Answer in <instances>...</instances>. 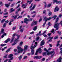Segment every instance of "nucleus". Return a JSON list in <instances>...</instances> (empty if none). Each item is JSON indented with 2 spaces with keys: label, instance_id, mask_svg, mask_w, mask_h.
Here are the masks:
<instances>
[{
  "label": "nucleus",
  "instance_id": "1",
  "mask_svg": "<svg viewBox=\"0 0 62 62\" xmlns=\"http://www.w3.org/2000/svg\"><path fill=\"white\" fill-rule=\"evenodd\" d=\"M37 44L38 43H37V42H35V44L36 45H35L34 46H33L32 45H33V44H32V45L31 46L30 48L31 49V54L32 55L34 54V52H35V51H34V49H35V48L36 47V46H37ZM32 48H33V49H32Z\"/></svg>",
  "mask_w": 62,
  "mask_h": 62
},
{
  "label": "nucleus",
  "instance_id": "2",
  "mask_svg": "<svg viewBox=\"0 0 62 62\" xmlns=\"http://www.w3.org/2000/svg\"><path fill=\"white\" fill-rule=\"evenodd\" d=\"M44 51H46V52H47V55H49L50 54H51V57H53V56L54 54V51H53L49 52V51L47 50V49H46V48H44Z\"/></svg>",
  "mask_w": 62,
  "mask_h": 62
},
{
  "label": "nucleus",
  "instance_id": "3",
  "mask_svg": "<svg viewBox=\"0 0 62 62\" xmlns=\"http://www.w3.org/2000/svg\"><path fill=\"white\" fill-rule=\"evenodd\" d=\"M17 49L18 50V51L17 52L18 53H16L15 54V55H18L19 54V53H21L23 51V49H22L20 47L18 46L17 47Z\"/></svg>",
  "mask_w": 62,
  "mask_h": 62
},
{
  "label": "nucleus",
  "instance_id": "4",
  "mask_svg": "<svg viewBox=\"0 0 62 62\" xmlns=\"http://www.w3.org/2000/svg\"><path fill=\"white\" fill-rule=\"evenodd\" d=\"M25 20L24 21V22L26 24H28V22H27V21H29V22H30L32 21L33 19L31 18H30L29 19H27V18H25L24 19Z\"/></svg>",
  "mask_w": 62,
  "mask_h": 62
},
{
  "label": "nucleus",
  "instance_id": "5",
  "mask_svg": "<svg viewBox=\"0 0 62 62\" xmlns=\"http://www.w3.org/2000/svg\"><path fill=\"white\" fill-rule=\"evenodd\" d=\"M33 3H32L31 4V6H30L29 8H30V11H31L32 10H34V8H35V7H36V5L34 4V5L32 7V8L31 9V8H32V7L33 6Z\"/></svg>",
  "mask_w": 62,
  "mask_h": 62
},
{
  "label": "nucleus",
  "instance_id": "6",
  "mask_svg": "<svg viewBox=\"0 0 62 62\" xmlns=\"http://www.w3.org/2000/svg\"><path fill=\"white\" fill-rule=\"evenodd\" d=\"M53 18H51V17H50L49 18H47V17H44L43 20L45 22H46L48 21V20H50L51 19H52Z\"/></svg>",
  "mask_w": 62,
  "mask_h": 62
},
{
  "label": "nucleus",
  "instance_id": "7",
  "mask_svg": "<svg viewBox=\"0 0 62 62\" xmlns=\"http://www.w3.org/2000/svg\"><path fill=\"white\" fill-rule=\"evenodd\" d=\"M58 25H59V24L57 23V24H56L54 25V28H56V29L55 30V32L58 29Z\"/></svg>",
  "mask_w": 62,
  "mask_h": 62
},
{
  "label": "nucleus",
  "instance_id": "8",
  "mask_svg": "<svg viewBox=\"0 0 62 62\" xmlns=\"http://www.w3.org/2000/svg\"><path fill=\"white\" fill-rule=\"evenodd\" d=\"M38 52L40 53H41V49H40V48H39V49L37 50L36 52L35 53V55H38Z\"/></svg>",
  "mask_w": 62,
  "mask_h": 62
},
{
  "label": "nucleus",
  "instance_id": "9",
  "mask_svg": "<svg viewBox=\"0 0 62 62\" xmlns=\"http://www.w3.org/2000/svg\"><path fill=\"white\" fill-rule=\"evenodd\" d=\"M37 23H38V21H37L33 22L32 23L31 26H33L34 25H36V24H37Z\"/></svg>",
  "mask_w": 62,
  "mask_h": 62
},
{
  "label": "nucleus",
  "instance_id": "10",
  "mask_svg": "<svg viewBox=\"0 0 62 62\" xmlns=\"http://www.w3.org/2000/svg\"><path fill=\"white\" fill-rule=\"evenodd\" d=\"M28 46L26 45L24 46V52H25V50H27L28 49Z\"/></svg>",
  "mask_w": 62,
  "mask_h": 62
},
{
  "label": "nucleus",
  "instance_id": "11",
  "mask_svg": "<svg viewBox=\"0 0 62 62\" xmlns=\"http://www.w3.org/2000/svg\"><path fill=\"white\" fill-rule=\"evenodd\" d=\"M17 42H18L17 40H14V43L12 44V46H14V45H15V44H16L17 43Z\"/></svg>",
  "mask_w": 62,
  "mask_h": 62
},
{
  "label": "nucleus",
  "instance_id": "12",
  "mask_svg": "<svg viewBox=\"0 0 62 62\" xmlns=\"http://www.w3.org/2000/svg\"><path fill=\"white\" fill-rule=\"evenodd\" d=\"M62 59V58H61V57H59V58L58 59L57 61L56 62H61V60Z\"/></svg>",
  "mask_w": 62,
  "mask_h": 62
},
{
  "label": "nucleus",
  "instance_id": "13",
  "mask_svg": "<svg viewBox=\"0 0 62 62\" xmlns=\"http://www.w3.org/2000/svg\"><path fill=\"white\" fill-rule=\"evenodd\" d=\"M55 2L56 3V4H61V2L59 1H57L56 2H53V3L54 4Z\"/></svg>",
  "mask_w": 62,
  "mask_h": 62
},
{
  "label": "nucleus",
  "instance_id": "14",
  "mask_svg": "<svg viewBox=\"0 0 62 62\" xmlns=\"http://www.w3.org/2000/svg\"><path fill=\"white\" fill-rule=\"evenodd\" d=\"M19 15V14H18L17 15H16L15 16H12V18H14V19H16L17 18V16H18Z\"/></svg>",
  "mask_w": 62,
  "mask_h": 62
},
{
  "label": "nucleus",
  "instance_id": "15",
  "mask_svg": "<svg viewBox=\"0 0 62 62\" xmlns=\"http://www.w3.org/2000/svg\"><path fill=\"white\" fill-rule=\"evenodd\" d=\"M59 10V8H58L57 6L56 7L55 10H54V12H56V11H58Z\"/></svg>",
  "mask_w": 62,
  "mask_h": 62
},
{
  "label": "nucleus",
  "instance_id": "16",
  "mask_svg": "<svg viewBox=\"0 0 62 62\" xmlns=\"http://www.w3.org/2000/svg\"><path fill=\"white\" fill-rule=\"evenodd\" d=\"M16 36L17 37V39H16L15 40H17V42H18V39H19L20 38V35H18L17 34H16Z\"/></svg>",
  "mask_w": 62,
  "mask_h": 62
},
{
  "label": "nucleus",
  "instance_id": "17",
  "mask_svg": "<svg viewBox=\"0 0 62 62\" xmlns=\"http://www.w3.org/2000/svg\"><path fill=\"white\" fill-rule=\"evenodd\" d=\"M45 42L44 40H43L41 43V44H40V46H42L44 44Z\"/></svg>",
  "mask_w": 62,
  "mask_h": 62
},
{
  "label": "nucleus",
  "instance_id": "18",
  "mask_svg": "<svg viewBox=\"0 0 62 62\" xmlns=\"http://www.w3.org/2000/svg\"><path fill=\"white\" fill-rule=\"evenodd\" d=\"M13 54H10L8 56V58H13Z\"/></svg>",
  "mask_w": 62,
  "mask_h": 62
},
{
  "label": "nucleus",
  "instance_id": "19",
  "mask_svg": "<svg viewBox=\"0 0 62 62\" xmlns=\"http://www.w3.org/2000/svg\"><path fill=\"white\" fill-rule=\"evenodd\" d=\"M15 9H13V8H11L10 10V12H13L14 11H15Z\"/></svg>",
  "mask_w": 62,
  "mask_h": 62
},
{
  "label": "nucleus",
  "instance_id": "20",
  "mask_svg": "<svg viewBox=\"0 0 62 62\" xmlns=\"http://www.w3.org/2000/svg\"><path fill=\"white\" fill-rule=\"evenodd\" d=\"M44 3L45 4L44 5V7L46 8L47 7V3H46V2H44Z\"/></svg>",
  "mask_w": 62,
  "mask_h": 62
},
{
  "label": "nucleus",
  "instance_id": "21",
  "mask_svg": "<svg viewBox=\"0 0 62 62\" xmlns=\"http://www.w3.org/2000/svg\"><path fill=\"white\" fill-rule=\"evenodd\" d=\"M26 5H25L23 4L22 5V7H23V8L24 9V8H26Z\"/></svg>",
  "mask_w": 62,
  "mask_h": 62
},
{
  "label": "nucleus",
  "instance_id": "22",
  "mask_svg": "<svg viewBox=\"0 0 62 62\" xmlns=\"http://www.w3.org/2000/svg\"><path fill=\"white\" fill-rule=\"evenodd\" d=\"M60 42V41H59L57 42V44L56 45V46H59V45H60V44H59V42Z\"/></svg>",
  "mask_w": 62,
  "mask_h": 62
},
{
  "label": "nucleus",
  "instance_id": "23",
  "mask_svg": "<svg viewBox=\"0 0 62 62\" xmlns=\"http://www.w3.org/2000/svg\"><path fill=\"white\" fill-rule=\"evenodd\" d=\"M52 37L48 41V42H52V39H53V37Z\"/></svg>",
  "mask_w": 62,
  "mask_h": 62
},
{
  "label": "nucleus",
  "instance_id": "24",
  "mask_svg": "<svg viewBox=\"0 0 62 62\" xmlns=\"http://www.w3.org/2000/svg\"><path fill=\"white\" fill-rule=\"evenodd\" d=\"M37 26H35L34 27L33 29V30L35 31V30H37Z\"/></svg>",
  "mask_w": 62,
  "mask_h": 62
},
{
  "label": "nucleus",
  "instance_id": "25",
  "mask_svg": "<svg viewBox=\"0 0 62 62\" xmlns=\"http://www.w3.org/2000/svg\"><path fill=\"white\" fill-rule=\"evenodd\" d=\"M4 29H1V33H4Z\"/></svg>",
  "mask_w": 62,
  "mask_h": 62
},
{
  "label": "nucleus",
  "instance_id": "26",
  "mask_svg": "<svg viewBox=\"0 0 62 62\" xmlns=\"http://www.w3.org/2000/svg\"><path fill=\"white\" fill-rule=\"evenodd\" d=\"M5 5L6 7L7 8L9 7V4H5Z\"/></svg>",
  "mask_w": 62,
  "mask_h": 62
},
{
  "label": "nucleus",
  "instance_id": "27",
  "mask_svg": "<svg viewBox=\"0 0 62 62\" xmlns=\"http://www.w3.org/2000/svg\"><path fill=\"white\" fill-rule=\"evenodd\" d=\"M56 17H57V16L55 15L52 18H53L54 20V19H55V18H56Z\"/></svg>",
  "mask_w": 62,
  "mask_h": 62
},
{
  "label": "nucleus",
  "instance_id": "28",
  "mask_svg": "<svg viewBox=\"0 0 62 62\" xmlns=\"http://www.w3.org/2000/svg\"><path fill=\"white\" fill-rule=\"evenodd\" d=\"M34 59L35 58H36V59H39V56H35L34 58Z\"/></svg>",
  "mask_w": 62,
  "mask_h": 62
},
{
  "label": "nucleus",
  "instance_id": "29",
  "mask_svg": "<svg viewBox=\"0 0 62 62\" xmlns=\"http://www.w3.org/2000/svg\"><path fill=\"white\" fill-rule=\"evenodd\" d=\"M46 10H44V11H43V14H46Z\"/></svg>",
  "mask_w": 62,
  "mask_h": 62
},
{
  "label": "nucleus",
  "instance_id": "30",
  "mask_svg": "<svg viewBox=\"0 0 62 62\" xmlns=\"http://www.w3.org/2000/svg\"><path fill=\"white\" fill-rule=\"evenodd\" d=\"M24 29L23 28L21 29V30H20V32H23V31Z\"/></svg>",
  "mask_w": 62,
  "mask_h": 62
},
{
  "label": "nucleus",
  "instance_id": "31",
  "mask_svg": "<svg viewBox=\"0 0 62 62\" xmlns=\"http://www.w3.org/2000/svg\"><path fill=\"white\" fill-rule=\"evenodd\" d=\"M13 60V58H10L8 59V62H11V60Z\"/></svg>",
  "mask_w": 62,
  "mask_h": 62
},
{
  "label": "nucleus",
  "instance_id": "32",
  "mask_svg": "<svg viewBox=\"0 0 62 62\" xmlns=\"http://www.w3.org/2000/svg\"><path fill=\"white\" fill-rule=\"evenodd\" d=\"M52 5V4H48L47 5V7H48V8H49L51 6V5Z\"/></svg>",
  "mask_w": 62,
  "mask_h": 62
},
{
  "label": "nucleus",
  "instance_id": "33",
  "mask_svg": "<svg viewBox=\"0 0 62 62\" xmlns=\"http://www.w3.org/2000/svg\"><path fill=\"white\" fill-rule=\"evenodd\" d=\"M57 33L59 34V35H60L61 32L59 31H57Z\"/></svg>",
  "mask_w": 62,
  "mask_h": 62
},
{
  "label": "nucleus",
  "instance_id": "34",
  "mask_svg": "<svg viewBox=\"0 0 62 62\" xmlns=\"http://www.w3.org/2000/svg\"><path fill=\"white\" fill-rule=\"evenodd\" d=\"M58 19H59V18L57 17V19H56V21L55 22V23H57V21H58Z\"/></svg>",
  "mask_w": 62,
  "mask_h": 62
},
{
  "label": "nucleus",
  "instance_id": "35",
  "mask_svg": "<svg viewBox=\"0 0 62 62\" xmlns=\"http://www.w3.org/2000/svg\"><path fill=\"white\" fill-rule=\"evenodd\" d=\"M58 39V36L57 35L55 37H54V39Z\"/></svg>",
  "mask_w": 62,
  "mask_h": 62
},
{
  "label": "nucleus",
  "instance_id": "36",
  "mask_svg": "<svg viewBox=\"0 0 62 62\" xmlns=\"http://www.w3.org/2000/svg\"><path fill=\"white\" fill-rule=\"evenodd\" d=\"M6 25H7V23H4L3 26V27H6Z\"/></svg>",
  "mask_w": 62,
  "mask_h": 62
},
{
  "label": "nucleus",
  "instance_id": "37",
  "mask_svg": "<svg viewBox=\"0 0 62 62\" xmlns=\"http://www.w3.org/2000/svg\"><path fill=\"white\" fill-rule=\"evenodd\" d=\"M48 15L49 16H50L52 15V12H49V13Z\"/></svg>",
  "mask_w": 62,
  "mask_h": 62
},
{
  "label": "nucleus",
  "instance_id": "38",
  "mask_svg": "<svg viewBox=\"0 0 62 62\" xmlns=\"http://www.w3.org/2000/svg\"><path fill=\"white\" fill-rule=\"evenodd\" d=\"M5 45H6V44H1L0 45V46H2V47H3V46H5Z\"/></svg>",
  "mask_w": 62,
  "mask_h": 62
},
{
  "label": "nucleus",
  "instance_id": "39",
  "mask_svg": "<svg viewBox=\"0 0 62 62\" xmlns=\"http://www.w3.org/2000/svg\"><path fill=\"white\" fill-rule=\"evenodd\" d=\"M39 39V37H37L36 38V41H38V40Z\"/></svg>",
  "mask_w": 62,
  "mask_h": 62
},
{
  "label": "nucleus",
  "instance_id": "40",
  "mask_svg": "<svg viewBox=\"0 0 62 62\" xmlns=\"http://www.w3.org/2000/svg\"><path fill=\"white\" fill-rule=\"evenodd\" d=\"M14 39V38H12V40L10 42V43H12V42H13V40Z\"/></svg>",
  "mask_w": 62,
  "mask_h": 62
},
{
  "label": "nucleus",
  "instance_id": "41",
  "mask_svg": "<svg viewBox=\"0 0 62 62\" xmlns=\"http://www.w3.org/2000/svg\"><path fill=\"white\" fill-rule=\"evenodd\" d=\"M42 18H41L40 19H39V23H40L41 21H42Z\"/></svg>",
  "mask_w": 62,
  "mask_h": 62
},
{
  "label": "nucleus",
  "instance_id": "42",
  "mask_svg": "<svg viewBox=\"0 0 62 62\" xmlns=\"http://www.w3.org/2000/svg\"><path fill=\"white\" fill-rule=\"evenodd\" d=\"M42 34H39V33L36 34V36H41L42 35Z\"/></svg>",
  "mask_w": 62,
  "mask_h": 62
},
{
  "label": "nucleus",
  "instance_id": "43",
  "mask_svg": "<svg viewBox=\"0 0 62 62\" xmlns=\"http://www.w3.org/2000/svg\"><path fill=\"white\" fill-rule=\"evenodd\" d=\"M10 50V48L8 49L6 51V53H8L9 51Z\"/></svg>",
  "mask_w": 62,
  "mask_h": 62
},
{
  "label": "nucleus",
  "instance_id": "44",
  "mask_svg": "<svg viewBox=\"0 0 62 62\" xmlns=\"http://www.w3.org/2000/svg\"><path fill=\"white\" fill-rule=\"evenodd\" d=\"M46 23V22H45L43 24V27H44V26H45V25Z\"/></svg>",
  "mask_w": 62,
  "mask_h": 62
},
{
  "label": "nucleus",
  "instance_id": "45",
  "mask_svg": "<svg viewBox=\"0 0 62 62\" xmlns=\"http://www.w3.org/2000/svg\"><path fill=\"white\" fill-rule=\"evenodd\" d=\"M5 21V19H4L3 20H2L1 21V23H3L4 21Z\"/></svg>",
  "mask_w": 62,
  "mask_h": 62
},
{
  "label": "nucleus",
  "instance_id": "46",
  "mask_svg": "<svg viewBox=\"0 0 62 62\" xmlns=\"http://www.w3.org/2000/svg\"><path fill=\"white\" fill-rule=\"evenodd\" d=\"M14 21V20H13V19H11V20H10V22H11V23L12 22H13V21Z\"/></svg>",
  "mask_w": 62,
  "mask_h": 62
},
{
  "label": "nucleus",
  "instance_id": "47",
  "mask_svg": "<svg viewBox=\"0 0 62 62\" xmlns=\"http://www.w3.org/2000/svg\"><path fill=\"white\" fill-rule=\"evenodd\" d=\"M22 56H21L19 57V60H21V59H22Z\"/></svg>",
  "mask_w": 62,
  "mask_h": 62
},
{
  "label": "nucleus",
  "instance_id": "48",
  "mask_svg": "<svg viewBox=\"0 0 62 62\" xmlns=\"http://www.w3.org/2000/svg\"><path fill=\"white\" fill-rule=\"evenodd\" d=\"M22 18V16H21L18 17L17 18V19H20V18Z\"/></svg>",
  "mask_w": 62,
  "mask_h": 62
},
{
  "label": "nucleus",
  "instance_id": "49",
  "mask_svg": "<svg viewBox=\"0 0 62 62\" xmlns=\"http://www.w3.org/2000/svg\"><path fill=\"white\" fill-rule=\"evenodd\" d=\"M46 53H47V52H44V53H43V56H44V55H45L46 54Z\"/></svg>",
  "mask_w": 62,
  "mask_h": 62
},
{
  "label": "nucleus",
  "instance_id": "50",
  "mask_svg": "<svg viewBox=\"0 0 62 62\" xmlns=\"http://www.w3.org/2000/svg\"><path fill=\"white\" fill-rule=\"evenodd\" d=\"M8 56V55H6V56H4L3 57H4V58H7V57Z\"/></svg>",
  "mask_w": 62,
  "mask_h": 62
},
{
  "label": "nucleus",
  "instance_id": "51",
  "mask_svg": "<svg viewBox=\"0 0 62 62\" xmlns=\"http://www.w3.org/2000/svg\"><path fill=\"white\" fill-rule=\"evenodd\" d=\"M48 25L49 26H51V23H50V22H48Z\"/></svg>",
  "mask_w": 62,
  "mask_h": 62
},
{
  "label": "nucleus",
  "instance_id": "52",
  "mask_svg": "<svg viewBox=\"0 0 62 62\" xmlns=\"http://www.w3.org/2000/svg\"><path fill=\"white\" fill-rule=\"evenodd\" d=\"M54 29H53L51 31V33H53V32H54Z\"/></svg>",
  "mask_w": 62,
  "mask_h": 62
},
{
  "label": "nucleus",
  "instance_id": "53",
  "mask_svg": "<svg viewBox=\"0 0 62 62\" xmlns=\"http://www.w3.org/2000/svg\"><path fill=\"white\" fill-rule=\"evenodd\" d=\"M36 12L35 11H34L33 12H31V14H33V13H35Z\"/></svg>",
  "mask_w": 62,
  "mask_h": 62
},
{
  "label": "nucleus",
  "instance_id": "54",
  "mask_svg": "<svg viewBox=\"0 0 62 62\" xmlns=\"http://www.w3.org/2000/svg\"><path fill=\"white\" fill-rule=\"evenodd\" d=\"M27 2H33V0H30V1H27Z\"/></svg>",
  "mask_w": 62,
  "mask_h": 62
},
{
  "label": "nucleus",
  "instance_id": "55",
  "mask_svg": "<svg viewBox=\"0 0 62 62\" xmlns=\"http://www.w3.org/2000/svg\"><path fill=\"white\" fill-rule=\"evenodd\" d=\"M16 28V27H14L13 28V30H15V29Z\"/></svg>",
  "mask_w": 62,
  "mask_h": 62
},
{
  "label": "nucleus",
  "instance_id": "56",
  "mask_svg": "<svg viewBox=\"0 0 62 62\" xmlns=\"http://www.w3.org/2000/svg\"><path fill=\"white\" fill-rule=\"evenodd\" d=\"M47 31V30H46L45 31H44V32H43L42 34V35H44V34H45V33H46V31Z\"/></svg>",
  "mask_w": 62,
  "mask_h": 62
},
{
  "label": "nucleus",
  "instance_id": "57",
  "mask_svg": "<svg viewBox=\"0 0 62 62\" xmlns=\"http://www.w3.org/2000/svg\"><path fill=\"white\" fill-rule=\"evenodd\" d=\"M7 40L8 41H10V39L9 38H8L7 39Z\"/></svg>",
  "mask_w": 62,
  "mask_h": 62
},
{
  "label": "nucleus",
  "instance_id": "58",
  "mask_svg": "<svg viewBox=\"0 0 62 62\" xmlns=\"http://www.w3.org/2000/svg\"><path fill=\"white\" fill-rule=\"evenodd\" d=\"M27 56H24V57L23 59H26V58H27Z\"/></svg>",
  "mask_w": 62,
  "mask_h": 62
},
{
  "label": "nucleus",
  "instance_id": "59",
  "mask_svg": "<svg viewBox=\"0 0 62 62\" xmlns=\"http://www.w3.org/2000/svg\"><path fill=\"white\" fill-rule=\"evenodd\" d=\"M59 17H60V18L61 17V16H62V14H60L59 16Z\"/></svg>",
  "mask_w": 62,
  "mask_h": 62
},
{
  "label": "nucleus",
  "instance_id": "60",
  "mask_svg": "<svg viewBox=\"0 0 62 62\" xmlns=\"http://www.w3.org/2000/svg\"><path fill=\"white\" fill-rule=\"evenodd\" d=\"M23 42H20V43L19 45H22V44H23Z\"/></svg>",
  "mask_w": 62,
  "mask_h": 62
},
{
  "label": "nucleus",
  "instance_id": "61",
  "mask_svg": "<svg viewBox=\"0 0 62 62\" xmlns=\"http://www.w3.org/2000/svg\"><path fill=\"white\" fill-rule=\"evenodd\" d=\"M11 24H12V23L11 22H10L9 23V25H11Z\"/></svg>",
  "mask_w": 62,
  "mask_h": 62
},
{
  "label": "nucleus",
  "instance_id": "62",
  "mask_svg": "<svg viewBox=\"0 0 62 62\" xmlns=\"http://www.w3.org/2000/svg\"><path fill=\"white\" fill-rule=\"evenodd\" d=\"M16 35V34L15 33L13 34L12 36L13 37H14V36H15Z\"/></svg>",
  "mask_w": 62,
  "mask_h": 62
},
{
  "label": "nucleus",
  "instance_id": "63",
  "mask_svg": "<svg viewBox=\"0 0 62 62\" xmlns=\"http://www.w3.org/2000/svg\"><path fill=\"white\" fill-rule=\"evenodd\" d=\"M34 33V31H32L30 33V34H33Z\"/></svg>",
  "mask_w": 62,
  "mask_h": 62
},
{
  "label": "nucleus",
  "instance_id": "64",
  "mask_svg": "<svg viewBox=\"0 0 62 62\" xmlns=\"http://www.w3.org/2000/svg\"><path fill=\"white\" fill-rule=\"evenodd\" d=\"M59 24H61L62 25V20H61L60 22V23H59Z\"/></svg>",
  "mask_w": 62,
  "mask_h": 62
}]
</instances>
